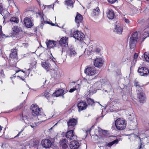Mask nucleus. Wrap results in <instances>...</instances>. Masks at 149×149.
I'll return each instance as SVG.
<instances>
[{
  "mask_svg": "<svg viewBox=\"0 0 149 149\" xmlns=\"http://www.w3.org/2000/svg\"><path fill=\"white\" fill-rule=\"evenodd\" d=\"M138 72L140 76L146 77L148 75L149 71L146 68L141 67L139 68Z\"/></svg>",
  "mask_w": 149,
  "mask_h": 149,
  "instance_id": "obj_9",
  "label": "nucleus"
},
{
  "mask_svg": "<svg viewBox=\"0 0 149 149\" xmlns=\"http://www.w3.org/2000/svg\"><path fill=\"white\" fill-rule=\"evenodd\" d=\"M138 39V35L137 32H134L129 39V45L131 49L135 47Z\"/></svg>",
  "mask_w": 149,
  "mask_h": 149,
  "instance_id": "obj_1",
  "label": "nucleus"
},
{
  "mask_svg": "<svg viewBox=\"0 0 149 149\" xmlns=\"http://www.w3.org/2000/svg\"><path fill=\"white\" fill-rule=\"evenodd\" d=\"M138 54L137 53H135L134 54V60H135V61H136V59L138 57Z\"/></svg>",
  "mask_w": 149,
  "mask_h": 149,
  "instance_id": "obj_40",
  "label": "nucleus"
},
{
  "mask_svg": "<svg viewBox=\"0 0 149 149\" xmlns=\"http://www.w3.org/2000/svg\"><path fill=\"white\" fill-rule=\"evenodd\" d=\"M13 30L12 34L13 36L19 34V29L18 26H13L12 28Z\"/></svg>",
  "mask_w": 149,
  "mask_h": 149,
  "instance_id": "obj_26",
  "label": "nucleus"
},
{
  "mask_svg": "<svg viewBox=\"0 0 149 149\" xmlns=\"http://www.w3.org/2000/svg\"><path fill=\"white\" fill-rule=\"evenodd\" d=\"M73 37L78 40H82L84 37V34L81 32L78 31H74L73 34Z\"/></svg>",
  "mask_w": 149,
  "mask_h": 149,
  "instance_id": "obj_7",
  "label": "nucleus"
},
{
  "mask_svg": "<svg viewBox=\"0 0 149 149\" xmlns=\"http://www.w3.org/2000/svg\"><path fill=\"white\" fill-rule=\"evenodd\" d=\"M41 144L43 148H50L51 146L52 143L50 140L46 139L42 140Z\"/></svg>",
  "mask_w": 149,
  "mask_h": 149,
  "instance_id": "obj_13",
  "label": "nucleus"
},
{
  "mask_svg": "<svg viewBox=\"0 0 149 149\" xmlns=\"http://www.w3.org/2000/svg\"><path fill=\"white\" fill-rule=\"evenodd\" d=\"M100 11L98 7H97L95 9H94L92 13V16L95 17H97L99 16Z\"/></svg>",
  "mask_w": 149,
  "mask_h": 149,
  "instance_id": "obj_25",
  "label": "nucleus"
},
{
  "mask_svg": "<svg viewBox=\"0 0 149 149\" xmlns=\"http://www.w3.org/2000/svg\"><path fill=\"white\" fill-rule=\"evenodd\" d=\"M77 90V88H71L69 91V92L70 93H72L74 92V91L76 90Z\"/></svg>",
  "mask_w": 149,
  "mask_h": 149,
  "instance_id": "obj_46",
  "label": "nucleus"
},
{
  "mask_svg": "<svg viewBox=\"0 0 149 149\" xmlns=\"http://www.w3.org/2000/svg\"><path fill=\"white\" fill-rule=\"evenodd\" d=\"M32 17H29V16L28 17H26V18H25L24 19H30V18H32Z\"/></svg>",
  "mask_w": 149,
  "mask_h": 149,
  "instance_id": "obj_59",
  "label": "nucleus"
},
{
  "mask_svg": "<svg viewBox=\"0 0 149 149\" xmlns=\"http://www.w3.org/2000/svg\"><path fill=\"white\" fill-rule=\"evenodd\" d=\"M77 106L79 109V111H80L86 109L87 105L86 102L81 101L78 103Z\"/></svg>",
  "mask_w": 149,
  "mask_h": 149,
  "instance_id": "obj_16",
  "label": "nucleus"
},
{
  "mask_svg": "<svg viewBox=\"0 0 149 149\" xmlns=\"http://www.w3.org/2000/svg\"><path fill=\"white\" fill-rule=\"evenodd\" d=\"M134 85L136 86V88L141 87V86L140 85L139 83L136 80L134 81Z\"/></svg>",
  "mask_w": 149,
  "mask_h": 149,
  "instance_id": "obj_36",
  "label": "nucleus"
},
{
  "mask_svg": "<svg viewBox=\"0 0 149 149\" xmlns=\"http://www.w3.org/2000/svg\"><path fill=\"white\" fill-rule=\"evenodd\" d=\"M88 51V50H86V49H85V51H84V54H86V52H87Z\"/></svg>",
  "mask_w": 149,
  "mask_h": 149,
  "instance_id": "obj_60",
  "label": "nucleus"
},
{
  "mask_svg": "<svg viewBox=\"0 0 149 149\" xmlns=\"http://www.w3.org/2000/svg\"><path fill=\"white\" fill-rule=\"evenodd\" d=\"M60 145L63 149H66L68 147V144L66 139H63L60 142Z\"/></svg>",
  "mask_w": 149,
  "mask_h": 149,
  "instance_id": "obj_22",
  "label": "nucleus"
},
{
  "mask_svg": "<svg viewBox=\"0 0 149 149\" xmlns=\"http://www.w3.org/2000/svg\"><path fill=\"white\" fill-rule=\"evenodd\" d=\"M85 73L88 75L92 76L96 74V71L94 67H88L84 70Z\"/></svg>",
  "mask_w": 149,
  "mask_h": 149,
  "instance_id": "obj_11",
  "label": "nucleus"
},
{
  "mask_svg": "<svg viewBox=\"0 0 149 149\" xmlns=\"http://www.w3.org/2000/svg\"><path fill=\"white\" fill-rule=\"evenodd\" d=\"M64 90L63 89H61L58 90L56 91L53 94V96L56 97L59 96L63 94L64 95Z\"/></svg>",
  "mask_w": 149,
  "mask_h": 149,
  "instance_id": "obj_27",
  "label": "nucleus"
},
{
  "mask_svg": "<svg viewBox=\"0 0 149 149\" xmlns=\"http://www.w3.org/2000/svg\"><path fill=\"white\" fill-rule=\"evenodd\" d=\"M19 71H22L24 73H25V72L23 70H17L16 71V73H17L19 72Z\"/></svg>",
  "mask_w": 149,
  "mask_h": 149,
  "instance_id": "obj_54",
  "label": "nucleus"
},
{
  "mask_svg": "<svg viewBox=\"0 0 149 149\" xmlns=\"http://www.w3.org/2000/svg\"><path fill=\"white\" fill-rule=\"evenodd\" d=\"M117 0H107L108 2L111 4H113L116 2Z\"/></svg>",
  "mask_w": 149,
  "mask_h": 149,
  "instance_id": "obj_39",
  "label": "nucleus"
},
{
  "mask_svg": "<svg viewBox=\"0 0 149 149\" xmlns=\"http://www.w3.org/2000/svg\"><path fill=\"white\" fill-rule=\"evenodd\" d=\"M43 55H45V56H47L48 55V54L46 53L44 54H43Z\"/></svg>",
  "mask_w": 149,
  "mask_h": 149,
  "instance_id": "obj_61",
  "label": "nucleus"
},
{
  "mask_svg": "<svg viewBox=\"0 0 149 149\" xmlns=\"http://www.w3.org/2000/svg\"><path fill=\"white\" fill-rule=\"evenodd\" d=\"M24 130V129H22L21 131L19 132L18 134L16 136H15V137H17L19 136V135L20 134L23 132Z\"/></svg>",
  "mask_w": 149,
  "mask_h": 149,
  "instance_id": "obj_49",
  "label": "nucleus"
},
{
  "mask_svg": "<svg viewBox=\"0 0 149 149\" xmlns=\"http://www.w3.org/2000/svg\"><path fill=\"white\" fill-rule=\"evenodd\" d=\"M22 103H21L20 104V107L19 109L21 108L22 107Z\"/></svg>",
  "mask_w": 149,
  "mask_h": 149,
  "instance_id": "obj_62",
  "label": "nucleus"
},
{
  "mask_svg": "<svg viewBox=\"0 0 149 149\" xmlns=\"http://www.w3.org/2000/svg\"><path fill=\"white\" fill-rule=\"evenodd\" d=\"M83 16L78 12L77 13L75 19H83Z\"/></svg>",
  "mask_w": 149,
  "mask_h": 149,
  "instance_id": "obj_37",
  "label": "nucleus"
},
{
  "mask_svg": "<svg viewBox=\"0 0 149 149\" xmlns=\"http://www.w3.org/2000/svg\"><path fill=\"white\" fill-rule=\"evenodd\" d=\"M11 52L10 53V61L11 62L14 61V63L13 64V66L16 65L17 62L18 61V57L17 56V52L15 50H11Z\"/></svg>",
  "mask_w": 149,
  "mask_h": 149,
  "instance_id": "obj_6",
  "label": "nucleus"
},
{
  "mask_svg": "<svg viewBox=\"0 0 149 149\" xmlns=\"http://www.w3.org/2000/svg\"><path fill=\"white\" fill-rule=\"evenodd\" d=\"M0 76H1L2 77H4L5 75L3 70H1V71L0 72Z\"/></svg>",
  "mask_w": 149,
  "mask_h": 149,
  "instance_id": "obj_42",
  "label": "nucleus"
},
{
  "mask_svg": "<svg viewBox=\"0 0 149 149\" xmlns=\"http://www.w3.org/2000/svg\"><path fill=\"white\" fill-rule=\"evenodd\" d=\"M107 14L108 19H113L114 14L112 10L111 9L108 10Z\"/></svg>",
  "mask_w": 149,
  "mask_h": 149,
  "instance_id": "obj_28",
  "label": "nucleus"
},
{
  "mask_svg": "<svg viewBox=\"0 0 149 149\" xmlns=\"http://www.w3.org/2000/svg\"><path fill=\"white\" fill-rule=\"evenodd\" d=\"M116 126L119 130L124 129L126 125V123L124 120L121 118L117 119L115 122Z\"/></svg>",
  "mask_w": 149,
  "mask_h": 149,
  "instance_id": "obj_2",
  "label": "nucleus"
},
{
  "mask_svg": "<svg viewBox=\"0 0 149 149\" xmlns=\"http://www.w3.org/2000/svg\"><path fill=\"white\" fill-rule=\"evenodd\" d=\"M0 34L1 35V36L2 38H4L5 37V35L2 33V27H1L0 29Z\"/></svg>",
  "mask_w": 149,
  "mask_h": 149,
  "instance_id": "obj_45",
  "label": "nucleus"
},
{
  "mask_svg": "<svg viewBox=\"0 0 149 149\" xmlns=\"http://www.w3.org/2000/svg\"><path fill=\"white\" fill-rule=\"evenodd\" d=\"M68 54L71 58L74 57L77 55L76 51L74 47L71 46L69 48Z\"/></svg>",
  "mask_w": 149,
  "mask_h": 149,
  "instance_id": "obj_14",
  "label": "nucleus"
},
{
  "mask_svg": "<svg viewBox=\"0 0 149 149\" xmlns=\"http://www.w3.org/2000/svg\"><path fill=\"white\" fill-rule=\"evenodd\" d=\"M17 77L19 78H20V79H21L23 81H24V80H25L24 78L22 77H21L19 76H17Z\"/></svg>",
  "mask_w": 149,
  "mask_h": 149,
  "instance_id": "obj_51",
  "label": "nucleus"
},
{
  "mask_svg": "<svg viewBox=\"0 0 149 149\" xmlns=\"http://www.w3.org/2000/svg\"><path fill=\"white\" fill-rule=\"evenodd\" d=\"M36 17L37 18H40V19H44L46 17L43 13L41 12H39L38 13H36L35 14Z\"/></svg>",
  "mask_w": 149,
  "mask_h": 149,
  "instance_id": "obj_31",
  "label": "nucleus"
},
{
  "mask_svg": "<svg viewBox=\"0 0 149 149\" xmlns=\"http://www.w3.org/2000/svg\"><path fill=\"white\" fill-rule=\"evenodd\" d=\"M75 21L78 27L81 25H83V19H75Z\"/></svg>",
  "mask_w": 149,
  "mask_h": 149,
  "instance_id": "obj_32",
  "label": "nucleus"
},
{
  "mask_svg": "<svg viewBox=\"0 0 149 149\" xmlns=\"http://www.w3.org/2000/svg\"><path fill=\"white\" fill-rule=\"evenodd\" d=\"M137 97L141 103H143L146 100V97L145 94L143 92L138 93Z\"/></svg>",
  "mask_w": 149,
  "mask_h": 149,
  "instance_id": "obj_15",
  "label": "nucleus"
},
{
  "mask_svg": "<svg viewBox=\"0 0 149 149\" xmlns=\"http://www.w3.org/2000/svg\"><path fill=\"white\" fill-rule=\"evenodd\" d=\"M113 31L117 34L121 35L122 34L123 31V28L119 21H117L114 24Z\"/></svg>",
  "mask_w": 149,
  "mask_h": 149,
  "instance_id": "obj_3",
  "label": "nucleus"
},
{
  "mask_svg": "<svg viewBox=\"0 0 149 149\" xmlns=\"http://www.w3.org/2000/svg\"><path fill=\"white\" fill-rule=\"evenodd\" d=\"M32 114L33 116H37L39 118H40L41 116H43L44 114L41 111L38 107L36 105H34L31 106Z\"/></svg>",
  "mask_w": 149,
  "mask_h": 149,
  "instance_id": "obj_4",
  "label": "nucleus"
},
{
  "mask_svg": "<svg viewBox=\"0 0 149 149\" xmlns=\"http://www.w3.org/2000/svg\"><path fill=\"white\" fill-rule=\"evenodd\" d=\"M10 21L11 22H14L16 23H18L19 22V19H15L14 20L13 19H10Z\"/></svg>",
  "mask_w": 149,
  "mask_h": 149,
  "instance_id": "obj_38",
  "label": "nucleus"
},
{
  "mask_svg": "<svg viewBox=\"0 0 149 149\" xmlns=\"http://www.w3.org/2000/svg\"><path fill=\"white\" fill-rule=\"evenodd\" d=\"M38 144V142H36L34 144V145L33 146L35 147H36L37 145Z\"/></svg>",
  "mask_w": 149,
  "mask_h": 149,
  "instance_id": "obj_56",
  "label": "nucleus"
},
{
  "mask_svg": "<svg viewBox=\"0 0 149 149\" xmlns=\"http://www.w3.org/2000/svg\"><path fill=\"white\" fill-rule=\"evenodd\" d=\"M100 130L102 131V133L103 135H106L107 134V132L106 131L104 130H102L101 129H100Z\"/></svg>",
  "mask_w": 149,
  "mask_h": 149,
  "instance_id": "obj_43",
  "label": "nucleus"
},
{
  "mask_svg": "<svg viewBox=\"0 0 149 149\" xmlns=\"http://www.w3.org/2000/svg\"><path fill=\"white\" fill-rule=\"evenodd\" d=\"M79 146V143L75 140L71 141L70 144V147L71 149H77Z\"/></svg>",
  "mask_w": 149,
  "mask_h": 149,
  "instance_id": "obj_19",
  "label": "nucleus"
},
{
  "mask_svg": "<svg viewBox=\"0 0 149 149\" xmlns=\"http://www.w3.org/2000/svg\"><path fill=\"white\" fill-rule=\"evenodd\" d=\"M126 93H125V95L127 94L129 92V91L128 90H126Z\"/></svg>",
  "mask_w": 149,
  "mask_h": 149,
  "instance_id": "obj_57",
  "label": "nucleus"
},
{
  "mask_svg": "<svg viewBox=\"0 0 149 149\" xmlns=\"http://www.w3.org/2000/svg\"><path fill=\"white\" fill-rule=\"evenodd\" d=\"M50 95L51 94H50L49 92H47L44 93H43L41 94V96H44L47 99L49 98V97L50 96Z\"/></svg>",
  "mask_w": 149,
  "mask_h": 149,
  "instance_id": "obj_35",
  "label": "nucleus"
},
{
  "mask_svg": "<svg viewBox=\"0 0 149 149\" xmlns=\"http://www.w3.org/2000/svg\"><path fill=\"white\" fill-rule=\"evenodd\" d=\"M128 120L130 121V126L133 125V127L135 128L136 127L137 124L136 123V120L135 116L133 114H130L128 117Z\"/></svg>",
  "mask_w": 149,
  "mask_h": 149,
  "instance_id": "obj_10",
  "label": "nucleus"
},
{
  "mask_svg": "<svg viewBox=\"0 0 149 149\" xmlns=\"http://www.w3.org/2000/svg\"><path fill=\"white\" fill-rule=\"evenodd\" d=\"M42 66L46 70L47 72L51 70H52V69L51 68V64L47 62H42Z\"/></svg>",
  "mask_w": 149,
  "mask_h": 149,
  "instance_id": "obj_23",
  "label": "nucleus"
},
{
  "mask_svg": "<svg viewBox=\"0 0 149 149\" xmlns=\"http://www.w3.org/2000/svg\"><path fill=\"white\" fill-rule=\"evenodd\" d=\"M94 125H92L89 130L88 129V130L87 131H86V132H89V133H90L91 130L92 129H94Z\"/></svg>",
  "mask_w": 149,
  "mask_h": 149,
  "instance_id": "obj_50",
  "label": "nucleus"
},
{
  "mask_svg": "<svg viewBox=\"0 0 149 149\" xmlns=\"http://www.w3.org/2000/svg\"><path fill=\"white\" fill-rule=\"evenodd\" d=\"M125 22L127 24H129L130 23V21L129 19H124Z\"/></svg>",
  "mask_w": 149,
  "mask_h": 149,
  "instance_id": "obj_52",
  "label": "nucleus"
},
{
  "mask_svg": "<svg viewBox=\"0 0 149 149\" xmlns=\"http://www.w3.org/2000/svg\"><path fill=\"white\" fill-rule=\"evenodd\" d=\"M118 142V140L116 139L113 141L107 144V146L109 147H110L114 144H117Z\"/></svg>",
  "mask_w": 149,
  "mask_h": 149,
  "instance_id": "obj_33",
  "label": "nucleus"
},
{
  "mask_svg": "<svg viewBox=\"0 0 149 149\" xmlns=\"http://www.w3.org/2000/svg\"><path fill=\"white\" fill-rule=\"evenodd\" d=\"M68 38L65 37L61 38L59 40V44L61 46L60 51L62 53L65 50V49L68 45Z\"/></svg>",
  "mask_w": 149,
  "mask_h": 149,
  "instance_id": "obj_5",
  "label": "nucleus"
},
{
  "mask_svg": "<svg viewBox=\"0 0 149 149\" xmlns=\"http://www.w3.org/2000/svg\"><path fill=\"white\" fill-rule=\"evenodd\" d=\"M144 147V145L142 144L141 143V141H140V146H139L138 149H140L141 148H142Z\"/></svg>",
  "mask_w": 149,
  "mask_h": 149,
  "instance_id": "obj_44",
  "label": "nucleus"
},
{
  "mask_svg": "<svg viewBox=\"0 0 149 149\" xmlns=\"http://www.w3.org/2000/svg\"><path fill=\"white\" fill-rule=\"evenodd\" d=\"M53 71L54 72V73H55V74L57 76V72L55 70L53 69Z\"/></svg>",
  "mask_w": 149,
  "mask_h": 149,
  "instance_id": "obj_55",
  "label": "nucleus"
},
{
  "mask_svg": "<svg viewBox=\"0 0 149 149\" xmlns=\"http://www.w3.org/2000/svg\"><path fill=\"white\" fill-rule=\"evenodd\" d=\"M65 3L68 6L67 8L68 9L72 8L73 7L72 1L71 0H65Z\"/></svg>",
  "mask_w": 149,
  "mask_h": 149,
  "instance_id": "obj_29",
  "label": "nucleus"
},
{
  "mask_svg": "<svg viewBox=\"0 0 149 149\" xmlns=\"http://www.w3.org/2000/svg\"><path fill=\"white\" fill-rule=\"evenodd\" d=\"M102 86L103 87L104 91L105 92L108 93L111 90V86L109 83L103 84Z\"/></svg>",
  "mask_w": 149,
  "mask_h": 149,
  "instance_id": "obj_20",
  "label": "nucleus"
},
{
  "mask_svg": "<svg viewBox=\"0 0 149 149\" xmlns=\"http://www.w3.org/2000/svg\"><path fill=\"white\" fill-rule=\"evenodd\" d=\"M142 20H141V19H138L137 22L138 23H140V22H141Z\"/></svg>",
  "mask_w": 149,
  "mask_h": 149,
  "instance_id": "obj_58",
  "label": "nucleus"
},
{
  "mask_svg": "<svg viewBox=\"0 0 149 149\" xmlns=\"http://www.w3.org/2000/svg\"><path fill=\"white\" fill-rule=\"evenodd\" d=\"M31 13V11H29V12H28V13L29 14H30Z\"/></svg>",
  "mask_w": 149,
  "mask_h": 149,
  "instance_id": "obj_63",
  "label": "nucleus"
},
{
  "mask_svg": "<svg viewBox=\"0 0 149 149\" xmlns=\"http://www.w3.org/2000/svg\"><path fill=\"white\" fill-rule=\"evenodd\" d=\"M24 111H22V114L20 115V118L22 119V120L24 121L26 124H29L30 120L28 118L27 115H24Z\"/></svg>",
  "mask_w": 149,
  "mask_h": 149,
  "instance_id": "obj_18",
  "label": "nucleus"
},
{
  "mask_svg": "<svg viewBox=\"0 0 149 149\" xmlns=\"http://www.w3.org/2000/svg\"><path fill=\"white\" fill-rule=\"evenodd\" d=\"M3 11V7L1 4H0V13L3 16L2 12Z\"/></svg>",
  "mask_w": 149,
  "mask_h": 149,
  "instance_id": "obj_47",
  "label": "nucleus"
},
{
  "mask_svg": "<svg viewBox=\"0 0 149 149\" xmlns=\"http://www.w3.org/2000/svg\"><path fill=\"white\" fill-rule=\"evenodd\" d=\"M101 50L98 47H97L96 48L95 50V52L97 53H99Z\"/></svg>",
  "mask_w": 149,
  "mask_h": 149,
  "instance_id": "obj_48",
  "label": "nucleus"
},
{
  "mask_svg": "<svg viewBox=\"0 0 149 149\" xmlns=\"http://www.w3.org/2000/svg\"><path fill=\"white\" fill-rule=\"evenodd\" d=\"M32 0H24V1L28 3L30 2Z\"/></svg>",
  "mask_w": 149,
  "mask_h": 149,
  "instance_id": "obj_53",
  "label": "nucleus"
},
{
  "mask_svg": "<svg viewBox=\"0 0 149 149\" xmlns=\"http://www.w3.org/2000/svg\"><path fill=\"white\" fill-rule=\"evenodd\" d=\"M47 40V41L46 42V43L48 48L50 49L55 46L56 44V41L48 40Z\"/></svg>",
  "mask_w": 149,
  "mask_h": 149,
  "instance_id": "obj_17",
  "label": "nucleus"
},
{
  "mask_svg": "<svg viewBox=\"0 0 149 149\" xmlns=\"http://www.w3.org/2000/svg\"><path fill=\"white\" fill-rule=\"evenodd\" d=\"M65 136L68 139L70 140L72 139V138L75 136L73 130L70 129L66 133Z\"/></svg>",
  "mask_w": 149,
  "mask_h": 149,
  "instance_id": "obj_21",
  "label": "nucleus"
},
{
  "mask_svg": "<svg viewBox=\"0 0 149 149\" xmlns=\"http://www.w3.org/2000/svg\"><path fill=\"white\" fill-rule=\"evenodd\" d=\"M87 101L88 104L91 105V106H94L95 103H99V102H95L93 100L90 98L87 99Z\"/></svg>",
  "mask_w": 149,
  "mask_h": 149,
  "instance_id": "obj_30",
  "label": "nucleus"
},
{
  "mask_svg": "<svg viewBox=\"0 0 149 149\" xmlns=\"http://www.w3.org/2000/svg\"><path fill=\"white\" fill-rule=\"evenodd\" d=\"M77 120L76 119L72 118L70 119L67 122L68 126V130L72 129V130L75 129L74 127L77 123Z\"/></svg>",
  "mask_w": 149,
  "mask_h": 149,
  "instance_id": "obj_8",
  "label": "nucleus"
},
{
  "mask_svg": "<svg viewBox=\"0 0 149 149\" xmlns=\"http://www.w3.org/2000/svg\"><path fill=\"white\" fill-rule=\"evenodd\" d=\"M24 23L26 26L28 28H31L33 26V23L31 19H24Z\"/></svg>",
  "mask_w": 149,
  "mask_h": 149,
  "instance_id": "obj_24",
  "label": "nucleus"
},
{
  "mask_svg": "<svg viewBox=\"0 0 149 149\" xmlns=\"http://www.w3.org/2000/svg\"><path fill=\"white\" fill-rule=\"evenodd\" d=\"M51 24V23H50V22L49 21H42L41 24H43V25L44 24Z\"/></svg>",
  "mask_w": 149,
  "mask_h": 149,
  "instance_id": "obj_41",
  "label": "nucleus"
},
{
  "mask_svg": "<svg viewBox=\"0 0 149 149\" xmlns=\"http://www.w3.org/2000/svg\"><path fill=\"white\" fill-rule=\"evenodd\" d=\"M104 61L101 58H98L95 60L94 61V66L97 68L101 67L103 64Z\"/></svg>",
  "mask_w": 149,
  "mask_h": 149,
  "instance_id": "obj_12",
  "label": "nucleus"
},
{
  "mask_svg": "<svg viewBox=\"0 0 149 149\" xmlns=\"http://www.w3.org/2000/svg\"><path fill=\"white\" fill-rule=\"evenodd\" d=\"M144 56L146 60L149 62V52H146L144 54Z\"/></svg>",
  "mask_w": 149,
  "mask_h": 149,
  "instance_id": "obj_34",
  "label": "nucleus"
},
{
  "mask_svg": "<svg viewBox=\"0 0 149 149\" xmlns=\"http://www.w3.org/2000/svg\"><path fill=\"white\" fill-rule=\"evenodd\" d=\"M37 31V28H36L35 29V31H35V32H36Z\"/></svg>",
  "mask_w": 149,
  "mask_h": 149,
  "instance_id": "obj_64",
  "label": "nucleus"
}]
</instances>
